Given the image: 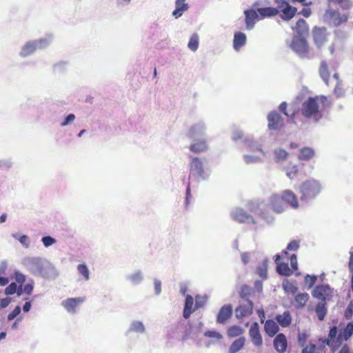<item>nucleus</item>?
Segmentation results:
<instances>
[{
  "label": "nucleus",
  "instance_id": "09e8293b",
  "mask_svg": "<svg viewBox=\"0 0 353 353\" xmlns=\"http://www.w3.org/2000/svg\"><path fill=\"white\" fill-rule=\"evenodd\" d=\"M204 336L206 337L216 339L218 340H220L223 338V336L220 332L214 331V330H208V331L205 332Z\"/></svg>",
  "mask_w": 353,
  "mask_h": 353
},
{
  "label": "nucleus",
  "instance_id": "5fc2aeb1",
  "mask_svg": "<svg viewBox=\"0 0 353 353\" xmlns=\"http://www.w3.org/2000/svg\"><path fill=\"white\" fill-rule=\"evenodd\" d=\"M298 343L301 347L306 345V341L308 338V335L305 332H299L298 334Z\"/></svg>",
  "mask_w": 353,
  "mask_h": 353
},
{
  "label": "nucleus",
  "instance_id": "c03bdc74",
  "mask_svg": "<svg viewBox=\"0 0 353 353\" xmlns=\"http://www.w3.org/2000/svg\"><path fill=\"white\" fill-rule=\"evenodd\" d=\"M243 329L239 325H233L228 330V334L230 337H235L241 335Z\"/></svg>",
  "mask_w": 353,
  "mask_h": 353
},
{
  "label": "nucleus",
  "instance_id": "bf43d9fd",
  "mask_svg": "<svg viewBox=\"0 0 353 353\" xmlns=\"http://www.w3.org/2000/svg\"><path fill=\"white\" fill-rule=\"evenodd\" d=\"M303 347L301 353H314L316 349V345L312 343H310L308 345H305Z\"/></svg>",
  "mask_w": 353,
  "mask_h": 353
},
{
  "label": "nucleus",
  "instance_id": "473e14b6",
  "mask_svg": "<svg viewBox=\"0 0 353 353\" xmlns=\"http://www.w3.org/2000/svg\"><path fill=\"white\" fill-rule=\"evenodd\" d=\"M126 279L134 285H139L143 280V272H141V270H138L134 272L128 274L126 276Z\"/></svg>",
  "mask_w": 353,
  "mask_h": 353
},
{
  "label": "nucleus",
  "instance_id": "4be33fe9",
  "mask_svg": "<svg viewBox=\"0 0 353 353\" xmlns=\"http://www.w3.org/2000/svg\"><path fill=\"white\" fill-rule=\"evenodd\" d=\"M353 335V321L349 322L345 327L341 330L336 341L341 345L343 340L347 341Z\"/></svg>",
  "mask_w": 353,
  "mask_h": 353
},
{
  "label": "nucleus",
  "instance_id": "49530a36",
  "mask_svg": "<svg viewBox=\"0 0 353 353\" xmlns=\"http://www.w3.org/2000/svg\"><path fill=\"white\" fill-rule=\"evenodd\" d=\"M317 280V276L307 274L305 276L304 281L307 285V289L312 288Z\"/></svg>",
  "mask_w": 353,
  "mask_h": 353
},
{
  "label": "nucleus",
  "instance_id": "f03ea898",
  "mask_svg": "<svg viewBox=\"0 0 353 353\" xmlns=\"http://www.w3.org/2000/svg\"><path fill=\"white\" fill-rule=\"evenodd\" d=\"M269 202L270 203H266L263 201H252L249 202L248 207L251 212L259 215L267 223H270L273 222L274 218L268 214V210L271 208L276 213H281L287 209V206L280 195L277 194L271 196Z\"/></svg>",
  "mask_w": 353,
  "mask_h": 353
},
{
  "label": "nucleus",
  "instance_id": "4c0bfd02",
  "mask_svg": "<svg viewBox=\"0 0 353 353\" xmlns=\"http://www.w3.org/2000/svg\"><path fill=\"white\" fill-rule=\"evenodd\" d=\"M314 155V150L310 147H304L300 150L299 158L301 160L307 161L312 159Z\"/></svg>",
  "mask_w": 353,
  "mask_h": 353
},
{
  "label": "nucleus",
  "instance_id": "f257e3e1",
  "mask_svg": "<svg viewBox=\"0 0 353 353\" xmlns=\"http://www.w3.org/2000/svg\"><path fill=\"white\" fill-rule=\"evenodd\" d=\"M21 264L30 274L45 280L54 281L59 275L55 265L44 257L26 256L22 259Z\"/></svg>",
  "mask_w": 353,
  "mask_h": 353
},
{
  "label": "nucleus",
  "instance_id": "7ed1b4c3",
  "mask_svg": "<svg viewBox=\"0 0 353 353\" xmlns=\"http://www.w3.org/2000/svg\"><path fill=\"white\" fill-rule=\"evenodd\" d=\"M206 163L205 158L192 157L190 162L189 179L196 182L206 180L209 176V174L205 169Z\"/></svg>",
  "mask_w": 353,
  "mask_h": 353
},
{
  "label": "nucleus",
  "instance_id": "f8f14e48",
  "mask_svg": "<svg viewBox=\"0 0 353 353\" xmlns=\"http://www.w3.org/2000/svg\"><path fill=\"white\" fill-rule=\"evenodd\" d=\"M264 138L261 137L259 139H254L252 137H248L243 139V142L249 149L253 152L259 151L264 156L266 154L265 152L263 150L262 143L264 141Z\"/></svg>",
  "mask_w": 353,
  "mask_h": 353
},
{
  "label": "nucleus",
  "instance_id": "f3484780",
  "mask_svg": "<svg viewBox=\"0 0 353 353\" xmlns=\"http://www.w3.org/2000/svg\"><path fill=\"white\" fill-rule=\"evenodd\" d=\"M280 196L282 198L283 201L285 203L287 207L290 205L294 209H296L299 207L296 196L292 190H286L283 191Z\"/></svg>",
  "mask_w": 353,
  "mask_h": 353
},
{
  "label": "nucleus",
  "instance_id": "1a4fd4ad",
  "mask_svg": "<svg viewBox=\"0 0 353 353\" xmlns=\"http://www.w3.org/2000/svg\"><path fill=\"white\" fill-rule=\"evenodd\" d=\"M277 8L281 12L280 17L283 21H289L292 19L297 11V9L289 4L285 0H275Z\"/></svg>",
  "mask_w": 353,
  "mask_h": 353
},
{
  "label": "nucleus",
  "instance_id": "393cba45",
  "mask_svg": "<svg viewBox=\"0 0 353 353\" xmlns=\"http://www.w3.org/2000/svg\"><path fill=\"white\" fill-rule=\"evenodd\" d=\"M194 143L190 145V150L194 152H203L208 149V144L205 139H196V140H193Z\"/></svg>",
  "mask_w": 353,
  "mask_h": 353
},
{
  "label": "nucleus",
  "instance_id": "0e129e2a",
  "mask_svg": "<svg viewBox=\"0 0 353 353\" xmlns=\"http://www.w3.org/2000/svg\"><path fill=\"white\" fill-rule=\"evenodd\" d=\"M154 292L157 295H159L161 292V281L155 279L154 280Z\"/></svg>",
  "mask_w": 353,
  "mask_h": 353
},
{
  "label": "nucleus",
  "instance_id": "603ef678",
  "mask_svg": "<svg viewBox=\"0 0 353 353\" xmlns=\"http://www.w3.org/2000/svg\"><path fill=\"white\" fill-rule=\"evenodd\" d=\"M17 292V285L16 283H11L5 289V294L6 295H12Z\"/></svg>",
  "mask_w": 353,
  "mask_h": 353
},
{
  "label": "nucleus",
  "instance_id": "aec40b11",
  "mask_svg": "<svg viewBox=\"0 0 353 353\" xmlns=\"http://www.w3.org/2000/svg\"><path fill=\"white\" fill-rule=\"evenodd\" d=\"M245 17V27L246 30H252L256 23V20L258 19V12L254 9L246 10L244 11Z\"/></svg>",
  "mask_w": 353,
  "mask_h": 353
},
{
  "label": "nucleus",
  "instance_id": "a18cd8bd",
  "mask_svg": "<svg viewBox=\"0 0 353 353\" xmlns=\"http://www.w3.org/2000/svg\"><path fill=\"white\" fill-rule=\"evenodd\" d=\"M243 160L246 164L258 163L261 162L260 157L250 154L243 155Z\"/></svg>",
  "mask_w": 353,
  "mask_h": 353
},
{
  "label": "nucleus",
  "instance_id": "58836bf2",
  "mask_svg": "<svg viewBox=\"0 0 353 353\" xmlns=\"http://www.w3.org/2000/svg\"><path fill=\"white\" fill-rule=\"evenodd\" d=\"M274 161L277 163L285 161L288 156V152L281 148H277L274 150Z\"/></svg>",
  "mask_w": 353,
  "mask_h": 353
},
{
  "label": "nucleus",
  "instance_id": "f704fd0d",
  "mask_svg": "<svg viewBox=\"0 0 353 353\" xmlns=\"http://www.w3.org/2000/svg\"><path fill=\"white\" fill-rule=\"evenodd\" d=\"M319 72L320 77H321L324 83L326 85H328L330 72L328 70L327 64L325 61H321Z\"/></svg>",
  "mask_w": 353,
  "mask_h": 353
},
{
  "label": "nucleus",
  "instance_id": "412c9836",
  "mask_svg": "<svg viewBox=\"0 0 353 353\" xmlns=\"http://www.w3.org/2000/svg\"><path fill=\"white\" fill-rule=\"evenodd\" d=\"M281 256L278 254L275 255V263L276 264V272L279 274L285 276H289L292 274V272L286 263H281Z\"/></svg>",
  "mask_w": 353,
  "mask_h": 353
},
{
  "label": "nucleus",
  "instance_id": "e433bc0d",
  "mask_svg": "<svg viewBox=\"0 0 353 353\" xmlns=\"http://www.w3.org/2000/svg\"><path fill=\"white\" fill-rule=\"evenodd\" d=\"M310 296L307 293H299L294 297V301L296 303L297 308H302L305 305L306 302L308 301Z\"/></svg>",
  "mask_w": 353,
  "mask_h": 353
},
{
  "label": "nucleus",
  "instance_id": "4468645a",
  "mask_svg": "<svg viewBox=\"0 0 353 353\" xmlns=\"http://www.w3.org/2000/svg\"><path fill=\"white\" fill-rule=\"evenodd\" d=\"M245 304H240L235 309V316L238 319L250 315L253 312V302L252 301H246Z\"/></svg>",
  "mask_w": 353,
  "mask_h": 353
},
{
  "label": "nucleus",
  "instance_id": "6e6552de",
  "mask_svg": "<svg viewBox=\"0 0 353 353\" xmlns=\"http://www.w3.org/2000/svg\"><path fill=\"white\" fill-rule=\"evenodd\" d=\"M291 49L301 58H306L308 56L309 46L305 38L293 37L290 44Z\"/></svg>",
  "mask_w": 353,
  "mask_h": 353
},
{
  "label": "nucleus",
  "instance_id": "3c124183",
  "mask_svg": "<svg viewBox=\"0 0 353 353\" xmlns=\"http://www.w3.org/2000/svg\"><path fill=\"white\" fill-rule=\"evenodd\" d=\"M14 274L16 282L22 285L26 280V276L17 270L14 272Z\"/></svg>",
  "mask_w": 353,
  "mask_h": 353
},
{
  "label": "nucleus",
  "instance_id": "e2e57ef3",
  "mask_svg": "<svg viewBox=\"0 0 353 353\" xmlns=\"http://www.w3.org/2000/svg\"><path fill=\"white\" fill-rule=\"evenodd\" d=\"M243 137V132L240 130H234L232 132V139L234 141L241 139Z\"/></svg>",
  "mask_w": 353,
  "mask_h": 353
},
{
  "label": "nucleus",
  "instance_id": "774afa93",
  "mask_svg": "<svg viewBox=\"0 0 353 353\" xmlns=\"http://www.w3.org/2000/svg\"><path fill=\"white\" fill-rule=\"evenodd\" d=\"M193 303H194L193 297L191 295L188 294L185 298L184 307H188V308H192Z\"/></svg>",
  "mask_w": 353,
  "mask_h": 353
},
{
  "label": "nucleus",
  "instance_id": "2eb2a0df",
  "mask_svg": "<svg viewBox=\"0 0 353 353\" xmlns=\"http://www.w3.org/2000/svg\"><path fill=\"white\" fill-rule=\"evenodd\" d=\"M249 334L255 346L259 347L262 345L263 339L259 331V325L257 322H254L251 325L249 330Z\"/></svg>",
  "mask_w": 353,
  "mask_h": 353
},
{
  "label": "nucleus",
  "instance_id": "6ab92c4d",
  "mask_svg": "<svg viewBox=\"0 0 353 353\" xmlns=\"http://www.w3.org/2000/svg\"><path fill=\"white\" fill-rule=\"evenodd\" d=\"M274 349L280 352L283 353L286 351L288 347V341L285 335L283 333L278 334L273 341Z\"/></svg>",
  "mask_w": 353,
  "mask_h": 353
},
{
  "label": "nucleus",
  "instance_id": "bb28decb",
  "mask_svg": "<svg viewBox=\"0 0 353 353\" xmlns=\"http://www.w3.org/2000/svg\"><path fill=\"white\" fill-rule=\"evenodd\" d=\"M185 0H176L175 9L172 12V16L176 19L182 16L183 12L186 11L189 6L185 3Z\"/></svg>",
  "mask_w": 353,
  "mask_h": 353
},
{
  "label": "nucleus",
  "instance_id": "a19ab883",
  "mask_svg": "<svg viewBox=\"0 0 353 353\" xmlns=\"http://www.w3.org/2000/svg\"><path fill=\"white\" fill-rule=\"evenodd\" d=\"M252 292V288L248 285H243L239 292V296L241 299L246 301H250L249 296Z\"/></svg>",
  "mask_w": 353,
  "mask_h": 353
},
{
  "label": "nucleus",
  "instance_id": "a211bd4d",
  "mask_svg": "<svg viewBox=\"0 0 353 353\" xmlns=\"http://www.w3.org/2000/svg\"><path fill=\"white\" fill-rule=\"evenodd\" d=\"M145 332L146 327L141 321L133 320L130 322L125 334V336H128L130 333L143 334L145 333Z\"/></svg>",
  "mask_w": 353,
  "mask_h": 353
},
{
  "label": "nucleus",
  "instance_id": "69168bd1",
  "mask_svg": "<svg viewBox=\"0 0 353 353\" xmlns=\"http://www.w3.org/2000/svg\"><path fill=\"white\" fill-rule=\"evenodd\" d=\"M338 329L336 327L334 326L331 327L328 334V338L330 341L334 340L336 337Z\"/></svg>",
  "mask_w": 353,
  "mask_h": 353
},
{
  "label": "nucleus",
  "instance_id": "cd10ccee",
  "mask_svg": "<svg viewBox=\"0 0 353 353\" xmlns=\"http://www.w3.org/2000/svg\"><path fill=\"white\" fill-rule=\"evenodd\" d=\"M81 302L80 298H70L62 301L61 305L70 313H74L75 308Z\"/></svg>",
  "mask_w": 353,
  "mask_h": 353
},
{
  "label": "nucleus",
  "instance_id": "dca6fc26",
  "mask_svg": "<svg viewBox=\"0 0 353 353\" xmlns=\"http://www.w3.org/2000/svg\"><path fill=\"white\" fill-rule=\"evenodd\" d=\"M233 312L231 304H227L222 306L217 314L216 322L219 323H225L232 316Z\"/></svg>",
  "mask_w": 353,
  "mask_h": 353
},
{
  "label": "nucleus",
  "instance_id": "39448f33",
  "mask_svg": "<svg viewBox=\"0 0 353 353\" xmlns=\"http://www.w3.org/2000/svg\"><path fill=\"white\" fill-rule=\"evenodd\" d=\"M52 40V36H47L38 40L29 41L21 48L19 55L21 57H26L37 50L43 49L48 46Z\"/></svg>",
  "mask_w": 353,
  "mask_h": 353
},
{
  "label": "nucleus",
  "instance_id": "72a5a7b5",
  "mask_svg": "<svg viewBox=\"0 0 353 353\" xmlns=\"http://www.w3.org/2000/svg\"><path fill=\"white\" fill-rule=\"evenodd\" d=\"M245 337H239L236 339L230 345L228 353H236L240 351L245 345Z\"/></svg>",
  "mask_w": 353,
  "mask_h": 353
},
{
  "label": "nucleus",
  "instance_id": "c9c22d12",
  "mask_svg": "<svg viewBox=\"0 0 353 353\" xmlns=\"http://www.w3.org/2000/svg\"><path fill=\"white\" fill-rule=\"evenodd\" d=\"M327 303L325 302H319L315 308L317 317L319 321H323L327 314Z\"/></svg>",
  "mask_w": 353,
  "mask_h": 353
},
{
  "label": "nucleus",
  "instance_id": "0eeeda50",
  "mask_svg": "<svg viewBox=\"0 0 353 353\" xmlns=\"http://www.w3.org/2000/svg\"><path fill=\"white\" fill-rule=\"evenodd\" d=\"M333 294L334 289L331 288L328 284L317 285L312 291V296L320 300V302L329 301L332 298Z\"/></svg>",
  "mask_w": 353,
  "mask_h": 353
},
{
  "label": "nucleus",
  "instance_id": "9b49d317",
  "mask_svg": "<svg viewBox=\"0 0 353 353\" xmlns=\"http://www.w3.org/2000/svg\"><path fill=\"white\" fill-rule=\"evenodd\" d=\"M206 131V126L203 121H199L192 125L188 132V137L192 140L203 138Z\"/></svg>",
  "mask_w": 353,
  "mask_h": 353
},
{
  "label": "nucleus",
  "instance_id": "37998d69",
  "mask_svg": "<svg viewBox=\"0 0 353 353\" xmlns=\"http://www.w3.org/2000/svg\"><path fill=\"white\" fill-rule=\"evenodd\" d=\"M78 272L81 274L85 281L90 279V271L85 263H81L77 265Z\"/></svg>",
  "mask_w": 353,
  "mask_h": 353
},
{
  "label": "nucleus",
  "instance_id": "c756f323",
  "mask_svg": "<svg viewBox=\"0 0 353 353\" xmlns=\"http://www.w3.org/2000/svg\"><path fill=\"white\" fill-rule=\"evenodd\" d=\"M325 18L331 19L335 26H339L343 23L342 17L336 10H327L325 14Z\"/></svg>",
  "mask_w": 353,
  "mask_h": 353
},
{
  "label": "nucleus",
  "instance_id": "a878e982",
  "mask_svg": "<svg viewBox=\"0 0 353 353\" xmlns=\"http://www.w3.org/2000/svg\"><path fill=\"white\" fill-rule=\"evenodd\" d=\"M247 41V37L245 34L241 32H237L234 33L233 39V48L236 51H239V49L245 45Z\"/></svg>",
  "mask_w": 353,
  "mask_h": 353
},
{
  "label": "nucleus",
  "instance_id": "de8ad7c7",
  "mask_svg": "<svg viewBox=\"0 0 353 353\" xmlns=\"http://www.w3.org/2000/svg\"><path fill=\"white\" fill-rule=\"evenodd\" d=\"M41 242L46 248H48L56 243L57 241L51 236H45L41 238Z\"/></svg>",
  "mask_w": 353,
  "mask_h": 353
},
{
  "label": "nucleus",
  "instance_id": "ddd939ff",
  "mask_svg": "<svg viewBox=\"0 0 353 353\" xmlns=\"http://www.w3.org/2000/svg\"><path fill=\"white\" fill-rule=\"evenodd\" d=\"M312 34L315 45L317 48H321L327 41V29L315 27Z\"/></svg>",
  "mask_w": 353,
  "mask_h": 353
},
{
  "label": "nucleus",
  "instance_id": "864d4df0",
  "mask_svg": "<svg viewBox=\"0 0 353 353\" xmlns=\"http://www.w3.org/2000/svg\"><path fill=\"white\" fill-rule=\"evenodd\" d=\"M283 288L286 292L291 293L292 294H294L298 290L297 287L289 283H283Z\"/></svg>",
  "mask_w": 353,
  "mask_h": 353
},
{
  "label": "nucleus",
  "instance_id": "20e7f679",
  "mask_svg": "<svg viewBox=\"0 0 353 353\" xmlns=\"http://www.w3.org/2000/svg\"><path fill=\"white\" fill-rule=\"evenodd\" d=\"M301 201L307 202L314 199L321 191V185L319 181L310 179L301 184L299 188Z\"/></svg>",
  "mask_w": 353,
  "mask_h": 353
},
{
  "label": "nucleus",
  "instance_id": "680f3d73",
  "mask_svg": "<svg viewBox=\"0 0 353 353\" xmlns=\"http://www.w3.org/2000/svg\"><path fill=\"white\" fill-rule=\"evenodd\" d=\"M299 241L294 240L288 243L286 249H287V250H290V251H296L299 249Z\"/></svg>",
  "mask_w": 353,
  "mask_h": 353
},
{
  "label": "nucleus",
  "instance_id": "c85d7f7f",
  "mask_svg": "<svg viewBox=\"0 0 353 353\" xmlns=\"http://www.w3.org/2000/svg\"><path fill=\"white\" fill-rule=\"evenodd\" d=\"M275 319L283 327H288L292 323V316L289 311H285L282 314H277Z\"/></svg>",
  "mask_w": 353,
  "mask_h": 353
},
{
  "label": "nucleus",
  "instance_id": "79ce46f5",
  "mask_svg": "<svg viewBox=\"0 0 353 353\" xmlns=\"http://www.w3.org/2000/svg\"><path fill=\"white\" fill-rule=\"evenodd\" d=\"M199 36L197 34H193L190 39L188 46L190 50L195 52L199 48Z\"/></svg>",
  "mask_w": 353,
  "mask_h": 353
},
{
  "label": "nucleus",
  "instance_id": "7c9ffc66",
  "mask_svg": "<svg viewBox=\"0 0 353 353\" xmlns=\"http://www.w3.org/2000/svg\"><path fill=\"white\" fill-rule=\"evenodd\" d=\"M264 330L270 337H273L279 330L278 325L271 319L265 321Z\"/></svg>",
  "mask_w": 353,
  "mask_h": 353
},
{
  "label": "nucleus",
  "instance_id": "b1692460",
  "mask_svg": "<svg viewBox=\"0 0 353 353\" xmlns=\"http://www.w3.org/2000/svg\"><path fill=\"white\" fill-rule=\"evenodd\" d=\"M268 121L270 130H278L281 122V117L279 113L273 111L268 114Z\"/></svg>",
  "mask_w": 353,
  "mask_h": 353
},
{
  "label": "nucleus",
  "instance_id": "4d7b16f0",
  "mask_svg": "<svg viewBox=\"0 0 353 353\" xmlns=\"http://www.w3.org/2000/svg\"><path fill=\"white\" fill-rule=\"evenodd\" d=\"M21 307L19 305L16 306L15 308L13 310V311L11 312L8 315V321L13 320L21 313Z\"/></svg>",
  "mask_w": 353,
  "mask_h": 353
},
{
  "label": "nucleus",
  "instance_id": "2f4dec72",
  "mask_svg": "<svg viewBox=\"0 0 353 353\" xmlns=\"http://www.w3.org/2000/svg\"><path fill=\"white\" fill-rule=\"evenodd\" d=\"M257 12L262 18H265L277 15L279 12V10L277 8L266 7L257 8Z\"/></svg>",
  "mask_w": 353,
  "mask_h": 353
},
{
  "label": "nucleus",
  "instance_id": "338daca9",
  "mask_svg": "<svg viewBox=\"0 0 353 353\" xmlns=\"http://www.w3.org/2000/svg\"><path fill=\"white\" fill-rule=\"evenodd\" d=\"M290 264L294 270H296L298 269L297 257L294 254L290 256Z\"/></svg>",
  "mask_w": 353,
  "mask_h": 353
},
{
  "label": "nucleus",
  "instance_id": "9d476101",
  "mask_svg": "<svg viewBox=\"0 0 353 353\" xmlns=\"http://www.w3.org/2000/svg\"><path fill=\"white\" fill-rule=\"evenodd\" d=\"M230 215L233 220L239 223H255L253 217L241 208H236L232 210Z\"/></svg>",
  "mask_w": 353,
  "mask_h": 353
},
{
  "label": "nucleus",
  "instance_id": "ea45409f",
  "mask_svg": "<svg viewBox=\"0 0 353 353\" xmlns=\"http://www.w3.org/2000/svg\"><path fill=\"white\" fill-rule=\"evenodd\" d=\"M267 271L268 264L266 261H263V263L256 268V273L260 278L263 280H265L268 277Z\"/></svg>",
  "mask_w": 353,
  "mask_h": 353
},
{
  "label": "nucleus",
  "instance_id": "13d9d810",
  "mask_svg": "<svg viewBox=\"0 0 353 353\" xmlns=\"http://www.w3.org/2000/svg\"><path fill=\"white\" fill-rule=\"evenodd\" d=\"M353 315V303L350 302L345 311V318L347 320L350 319Z\"/></svg>",
  "mask_w": 353,
  "mask_h": 353
},
{
  "label": "nucleus",
  "instance_id": "423d86ee",
  "mask_svg": "<svg viewBox=\"0 0 353 353\" xmlns=\"http://www.w3.org/2000/svg\"><path fill=\"white\" fill-rule=\"evenodd\" d=\"M319 103L317 97H309L305 101L301 107V113L306 118H314L316 121L321 118L319 111Z\"/></svg>",
  "mask_w": 353,
  "mask_h": 353
},
{
  "label": "nucleus",
  "instance_id": "052dcab7",
  "mask_svg": "<svg viewBox=\"0 0 353 353\" xmlns=\"http://www.w3.org/2000/svg\"><path fill=\"white\" fill-rule=\"evenodd\" d=\"M74 119L75 115L74 114H69L68 115L66 116L63 121L61 122L60 125L62 127L66 126L71 123L72 122H73Z\"/></svg>",
  "mask_w": 353,
  "mask_h": 353
},
{
  "label": "nucleus",
  "instance_id": "6e6d98bb",
  "mask_svg": "<svg viewBox=\"0 0 353 353\" xmlns=\"http://www.w3.org/2000/svg\"><path fill=\"white\" fill-rule=\"evenodd\" d=\"M19 241L25 248H28L30 245V240L28 236L23 234L19 237Z\"/></svg>",
  "mask_w": 353,
  "mask_h": 353
},
{
  "label": "nucleus",
  "instance_id": "8fccbe9b",
  "mask_svg": "<svg viewBox=\"0 0 353 353\" xmlns=\"http://www.w3.org/2000/svg\"><path fill=\"white\" fill-rule=\"evenodd\" d=\"M298 173V168L296 165H293L291 168L287 169L286 175L290 179H294L296 177Z\"/></svg>",
  "mask_w": 353,
  "mask_h": 353
},
{
  "label": "nucleus",
  "instance_id": "5701e85b",
  "mask_svg": "<svg viewBox=\"0 0 353 353\" xmlns=\"http://www.w3.org/2000/svg\"><path fill=\"white\" fill-rule=\"evenodd\" d=\"M294 29L296 31V34L294 37H300V38H305L309 33V28L306 23V21L300 19L296 23Z\"/></svg>",
  "mask_w": 353,
  "mask_h": 353
}]
</instances>
